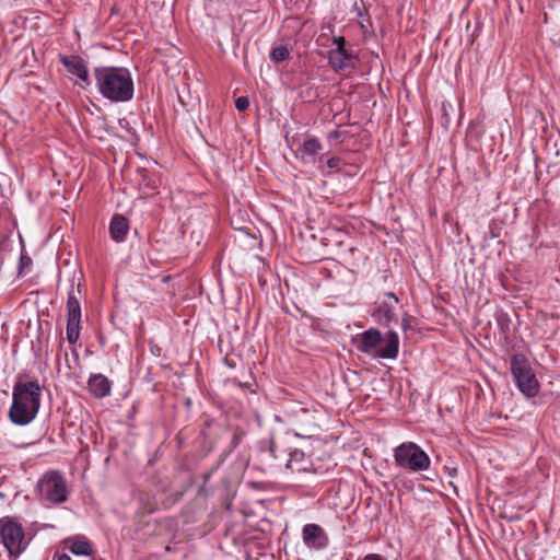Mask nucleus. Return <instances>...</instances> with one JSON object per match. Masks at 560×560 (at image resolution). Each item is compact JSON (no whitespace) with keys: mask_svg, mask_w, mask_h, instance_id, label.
<instances>
[{"mask_svg":"<svg viewBox=\"0 0 560 560\" xmlns=\"http://www.w3.org/2000/svg\"><path fill=\"white\" fill-rule=\"evenodd\" d=\"M93 74L97 91L110 102L124 103L133 97V81L127 68L101 66L94 68Z\"/></svg>","mask_w":560,"mask_h":560,"instance_id":"nucleus-1","label":"nucleus"},{"mask_svg":"<svg viewBox=\"0 0 560 560\" xmlns=\"http://www.w3.org/2000/svg\"><path fill=\"white\" fill-rule=\"evenodd\" d=\"M42 387L36 380H19L13 386L9 418L16 425H26L37 416L40 407Z\"/></svg>","mask_w":560,"mask_h":560,"instance_id":"nucleus-2","label":"nucleus"},{"mask_svg":"<svg viewBox=\"0 0 560 560\" xmlns=\"http://www.w3.org/2000/svg\"><path fill=\"white\" fill-rule=\"evenodd\" d=\"M394 459L398 467L416 472L429 469L431 459L416 443L405 442L394 448Z\"/></svg>","mask_w":560,"mask_h":560,"instance_id":"nucleus-3","label":"nucleus"},{"mask_svg":"<svg viewBox=\"0 0 560 560\" xmlns=\"http://www.w3.org/2000/svg\"><path fill=\"white\" fill-rule=\"evenodd\" d=\"M511 372L517 388L526 397L532 398L538 394L539 383L524 355L514 354L511 357Z\"/></svg>","mask_w":560,"mask_h":560,"instance_id":"nucleus-4","label":"nucleus"},{"mask_svg":"<svg viewBox=\"0 0 560 560\" xmlns=\"http://www.w3.org/2000/svg\"><path fill=\"white\" fill-rule=\"evenodd\" d=\"M0 537L9 556L14 559H18L27 547L22 525L10 517L0 520Z\"/></svg>","mask_w":560,"mask_h":560,"instance_id":"nucleus-5","label":"nucleus"},{"mask_svg":"<svg viewBox=\"0 0 560 560\" xmlns=\"http://www.w3.org/2000/svg\"><path fill=\"white\" fill-rule=\"evenodd\" d=\"M42 500L60 504L67 501L68 491L63 477L57 471H49L43 476L37 485Z\"/></svg>","mask_w":560,"mask_h":560,"instance_id":"nucleus-6","label":"nucleus"},{"mask_svg":"<svg viewBox=\"0 0 560 560\" xmlns=\"http://www.w3.org/2000/svg\"><path fill=\"white\" fill-rule=\"evenodd\" d=\"M80 322H81V305L73 291V283L71 291L68 294L67 301V340L69 343L74 345L80 337Z\"/></svg>","mask_w":560,"mask_h":560,"instance_id":"nucleus-7","label":"nucleus"},{"mask_svg":"<svg viewBox=\"0 0 560 560\" xmlns=\"http://www.w3.org/2000/svg\"><path fill=\"white\" fill-rule=\"evenodd\" d=\"M303 544L312 550H323L329 545L326 530L318 524L308 523L302 528Z\"/></svg>","mask_w":560,"mask_h":560,"instance_id":"nucleus-8","label":"nucleus"},{"mask_svg":"<svg viewBox=\"0 0 560 560\" xmlns=\"http://www.w3.org/2000/svg\"><path fill=\"white\" fill-rule=\"evenodd\" d=\"M323 150V144L316 137H307L296 149L295 156L303 164H315L317 155Z\"/></svg>","mask_w":560,"mask_h":560,"instance_id":"nucleus-9","label":"nucleus"},{"mask_svg":"<svg viewBox=\"0 0 560 560\" xmlns=\"http://www.w3.org/2000/svg\"><path fill=\"white\" fill-rule=\"evenodd\" d=\"M60 62L68 70L69 73L75 75L83 84L82 88H88L91 84L89 70L84 60L79 56H60Z\"/></svg>","mask_w":560,"mask_h":560,"instance_id":"nucleus-10","label":"nucleus"},{"mask_svg":"<svg viewBox=\"0 0 560 560\" xmlns=\"http://www.w3.org/2000/svg\"><path fill=\"white\" fill-rule=\"evenodd\" d=\"M399 300L393 292L385 294V300L378 305L374 315L382 325H389L395 318V310Z\"/></svg>","mask_w":560,"mask_h":560,"instance_id":"nucleus-11","label":"nucleus"},{"mask_svg":"<svg viewBox=\"0 0 560 560\" xmlns=\"http://www.w3.org/2000/svg\"><path fill=\"white\" fill-rule=\"evenodd\" d=\"M384 345L377 350V357L382 359L394 360L398 357L399 352V338L396 331L389 330L385 337H383Z\"/></svg>","mask_w":560,"mask_h":560,"instance_id":"nucleus-12","label":"nucleus"},{"mask_svg":"<svg viewBox=\"0 0 560 560\" xmlns=\"http://www.w3.org/2000/svg\"><path fill=\"white\" fill-rule=\"evenodd\" d=\"M88 387L94 397L104 398L110 394L112 382L103 374H92Z\"/></svg>","mask_w":560,"mask_h":560,"instance_id":"nucleus-13","label":"nucleus"},{"mask_svg":"<svg viewBox=\"0 0 560 560\" xmlns=\"http://www.w3.org/2000/svg\"><path fill=\"white\" fill-rule=\"evenodd\" d=\"M354 56L349 50H329L328 61L335 71L353 67Z\"/></svg>","mask_w":560,"mask_h":560,"instance_id":"nucleus-14","label":"nucleus"},{"mask_svg":"<svg viewBox=\"0 0 560 560\" xmlns=\"http://www.w3.org/2000/svg\"><path fill=\"white\" fill-rule=\"evenodd\" d=\"M66 546L71 553L75 556L90 557L93 555V548L88 538L84 536H73L66 540Z\"/></svg>","mask_w":560,"mask_h":560,"instance_id":"nucleus-15","label":"nucleus"},{"mask_svg":"<svg viewBox=\"0 0 560 560\" xmlns=\"http://www.w3.org/2000/svg\"><path fill=\"white\" fill-rule=\"evenodd\" d=\"M383 341V336L378 329L370 328L362 332L359 349L362 352L370 353Z\"/></svg>","mask_w":560,"mask_h":560,"instance_id":"nucleus-16","label":"nucleus"},{"mask_svg":"<svg viewBox=\"0 0 560 560\" xmlns=\"http://www.w3.org/2000/svg\"><path fill=\"white\" fill-rule=\"evenodd\" d=\"M289 458L285 460V468L292 472L307 471L310 460L305 458L302 451L295 448L288 454Z\"/></svg>","mask_w":560,"mask_h":560,"instance_id":"nucleus-17","label":"nucleus"},{"mask_svg":"<svg viewBox=\"0 0 560 560\" xmlns=\"http://www.w3.org/2000/svg\"><path fill=\"white\" fill-rule=\"evenodd\" d=\"M129 223L124 215L116 214L113 217L109 224V232L112 238L119 243L122 242L128 233Z\"/></svg>","mask_w":560,"mask_h":560,"instance_id":"nucleus-18","label":"nucleus"},{"mask_svg":"<svg viewBox=\"0 0 560 560\" xmlns=\"http://www.w3.org/2000/svg\"><path fill=\"white\" fill-rule=\"evenodd\" d=\"M290 56V50L287 46L284 45H280V46H277V47H273L270 51V60L272 62H282L284 60H287Z\"/></svg>","mask_w":560,"mask_h":560,"instance_id":"nucleus-19","label":"nucleus"},{"mask_svg":"<svg viewBox=\"0 0 560 560\" xmlns=\"http://www.w3.org/2000/svg\"><path fill=\"white\" fill-rule=\"evenodd\" d=\"M495 320H497V324H498L501 332L506 334L509 331V326H510L509 315L503 312H500L497 314Z\"/></svg>","mask_w":560,"mask_h":560,"instance_id":"nucleus-20","label":"nucleus"},{"mask_svg":"<svg viewBox=\"0 0 560 560\" xmlns=\"http://www.w3.org/2000/svg\"><path fill=\"white\" fill-rule=\"evenodd\" d=\"M235 107L240 112H244L249 107V100L246 96H240L235 100Z\"/></svg>","mask_w":560,"mask_h":560,"instance_id":"nucleus-21","label":"nucleus"},{"mask_svg":"<svg viewBox=\"0 0 560 560\" xmlns=\"http://www.w3.org/2000/svg\"><path fill=\"white\" fill-rule=\"evenodd\" d=\"M415 322V317H412L411 315L409 314H405L402 319H401V329L404 331H407L409 329H412V324Z\"/></svg>","mask_w":560,"mask_h":560,"instance_id":"nucleus-22","label":"nucleus"},{"mask_svg":"<svg viewBox=\"0 0 560 560\" xmlns=\"http://www.w3.org/2000/svg\"><path fill=\"white\" fill-rule=\"evenodd\" d=\"M32 265V258L27 255H21L20 258V273L23 272V270Z\"/></svg>","mask_w":560,"mask_h":560,"instance_id":"nucleus-23","label":"nucleus"},{"mask_svg":"<svg viewBox=\"0 0 560 560\" xmlns=\"http://www.w3.org/2000/svg\"><path fill=\"white\" fill-rule=\"evenodd\" d=\"M329 168L339 170L341 160L337 156L329 158L326 162Z\"/></svg>","mask_w":560,"mask_h":560,"instance_id":"nucleus-24","label":"nucleus"},{"mask_svg":"<svg viewBox=\"0 0 560 560\" xmlns=\"http://www.w3.org/2000/svg\"><path fill=\"white\" fill-rule=\"evenodd\" d=\"M332 43L336 45L334 50H346V39L343 37H334Z\"/></svg>","mask_w":560,"mask_h":560,"instance_id":"nucleus-25","label":"nucleus"},{"mask_svg":"<svg viewBox=\"0 0 560 560\" xmlns=\"http://www.w3.org/2000/svg\"><path fill=\"white\" fill-rule=\"evenodd\" d=\"M277 445L276 443L271 440L269 442V448H268V452L270 454L271 457H273L275 459H278L279 458V455L277 454Z\"/></svg>","mask_w":560,"mask_h":560,"instance_id":"nucleus-26","label":"nucleus"},{"mask_svg":"<svg viewBox=\"0 0 560 560\" xmlns=\"http://www.w3.org/2000/svg\"><path fill=\"white\" fill-rule=\"evenodd\" d=\"M359 560H386V559L377 553H368L362 559H359Z\"/></svg>","mask_w":560,"mask_h":560,"instance_id":"nucleus-27","label":"nucleus"},{"mask_svg":"<svg viewBox=\"0 0 560 560\" xmlns=\"http://www.w3.org/2000/svg\"><path fill=\"white\" fill-rule=\"evenodd\" d=\"M58 560H71V558L67 553H62L58 556Z\"/></svg>","mask_w":560,"mask_h":560,"instance_id":"nucleus-28","label":"nucleus"},{"mask_svg":"<svg viewBox=\"0 0 560 560\" xmlns=\"http://www.w3.org/2000/svg\"><path fill=\"white\" fill-rule=\"evenodd\" d=\"M238 441H240V436H238V434H234V436H233V444H234V445H237V444H238Z\"/></svg>","mask_w":560,"mask_h":560,"instance_id":"nucleus-29","label":"nucleus"},{"mask_svg":"<svg viewBox=\"0 0 560 560\" xmlns=\"http://www.w3.org/2000/svg\"><path fill=\"white\" fill-rule=\"evenodd\" d=\"M339 133L338 131H334L329 135V139H332V138H338Z\"/></svg>","mask_w":560,"mask_h":560,"instance_id":"nucleus-30","label":"nucleus"},{"mask_svg":"<svg viewBox=\"0 0 560 560\" xmlns=\"http://www.w3.org/2000/svg\"><path fill=\"white\" fill-rule=\"evenodd\" d=\"M149 186L151 187V189L155 188V186L153 184H149Z\"/></svg>","mask_w":560,"mask_h":560,"instance_id":"nucleus-31","label":"nucleus"}]
</instances>
